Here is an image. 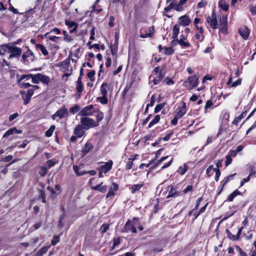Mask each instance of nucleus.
<instances>
[{
	"instance_id": "obj_1",
	"label": "nucleus",
	"mask_w": 256,
	"mask_h": 256,
	"mask_svg": "<svg viewBox=\"0 0 256 256\" xmlns=\"http://www.w3.org/2000/svg\"><path fill=\"white\" fill-rule=\"evenodd\" d=\"M200 76L198 74L188 76L183 82V86L187 90H191L196 88L198 84Z\"/></svg>"
},
{
	"instance_id": "obj_2",
	"label": "nucleus",
	"mask_w": 256,
	"mask_h": 256,
	"mask_svg": "<svg viewBox=\"0 0 256 256\" xmlns=\"http://www.w3.org/2000/svg\"><path fill=\"white\" fill-rule=\"evenodd\" d=\"M140 218L138 217H134L132 220H128L125 224L122 232H131L132 233L136 234L137 232V230L135 225L137 224L136 222H138Z\"/></svg>"
},
{
	"instance_id": "obj_3",
	"label": "nucleus",
	"mask_w": 256,
	"mask_h": 256,
	"mask_svg": "<svg viewBox=\"0 0 256 256\" xmlns=\"http://www.w3.org/2000/svg\"><path fill=\"white\" fill-rule=\"evenodd\" d=\"M27 50L22 54V62L26 64H29L36 60V56L32 51L28 48Z\"/></svg>"
},
{
	"instance_id": "obj_4",
	"label": "nucleus",
	"mask_w": 256,
	"mask_h": 256,
	"mask_svg": "<svg viewBox=\"0 0 256 256\" xmlns=\"http://www.w3.org/2000/svg\"><path fill=\"white\" fill-rule=\"evenodd\" d=\"M164 67L160 66L155 67L154 72H155L156 78L152 80L154 84L156 85L164 78L165 74L163 72Z\"/></svg>"
},
{
	"instance_id": "obj_5",
	"label": "nucleus",
	"mask_w": 256,
	"mask_h": 256,
	"mask_svg": "<svg viewBox=\"0 0 256 256\" xmlns=\"http://www.w3.org/2000/svg\"><path fill=\"white\" fill-rule=\"evenodd\" d=\"M206 22L212 29H217L218 28L217 15L214 10H212L210 16H208L206 18Z\"/></svg>"
},
{
	"instance_id": "obj_6",
	"label": "nucleus",
	"mask_w": 256,
	"mask_h": 256,
	"mask_svg": "<svg viewBox=\"0 0 256 256\" xmlns=\"http://www.w3.org/2000/svg\"><path fill=\"white\" fill-rule=\"evenodd\" d=\"M80 123L86 127V130L98 126V122L96 124L92 118L88 117L81 118Z\"/></svg>"
},
{
	"instance_id": "obj_7",
	"label": "nucleus",
	"mask_w": 256,
	"mask_h": 256,
	"mask_svg": "<svg viewBox=\"0 0 256 256\" xmlns=\"http://www.w3.org/2000/svg\"><path fill=\"white\" fill-rule=\"evenodd\" d=\"M8 52L10 53L8 58H18L22 53V50L20 48L15 46L10 45V48H8Z\"/></svg>"
},
{
	"instance_id": "obj_8",
	"label": "nucleus",
	"mask_w": 256,
	"mask_h": 256,
	"mask_svg": "<svg viewBox=\"0 0 256 256\" xmlns=\"http://www.w3.org/2000/svg\"><path fill=\"white\" fill-rule=\"evenodd\" d=\"M68 115V110L65 106H63L52 114V120H55L56 117H58L60 119H62L67 117Z\"/></svg>"
},
{
	"instance_id": "obj_9",
	"label": "nucleus",
	"mask_w": 256,
	"mask_h": 256,
	"mask_svg": "<svg viewBox=\"0 0 256 256\" xmlns=\"http://www.w3.org/2000/svg\"><path fill=\"white\" fill-rule=\"evenodd\" d=\"M94 180V178H92L89 180L88 183L89 185L90 186L91 188L94 190L99 191L102 193L106 192L107 190V186L106 185H102V182H101L100 184H97L95 186H92V182Z\"/></svg>"
},
{
	"instance_id": "obj_10",
	"label": "nucleus",
	"mask_w": 256,
	"mask_h": 256,
	"mask_svg": "<svg viewBox=\"0 0 256 256\" xmlns=\"http://www.w3.org/2000/svg\"><path fill=\"white\" fill-rule=\"evenodd\" d=\"M118 188L119 185L118 184L112 182L109 187L108 192L106 194V198H114L116 194L115 192L118 190Z\"/></svg>"
},
{
	"instance_id": "obj_11",
	"label": "nucleus",
	"mask_w": 256,
	"mask_h": 256,
	"mask_svg": "<svg viewBox=\"0 0 256 256\" xmlns=\"http://www.w3.org/2000/svg\"><path fill=\"white\" fill-rule=\"evenodd\" d=\"M180 106L176 109V112L175 114V116L180 119L182 118L186 112V103L182 101L180 102Z\"/></svg>"
},
{
	"instance_id": "obj_12",
	"label": "nucleus",
	"mask_w": 256,
	"mask_h": 256,
	"mask_svg": "<svg viewBox=\"0 0 256 256\" xmlns=\"http://www.w3.org/2000/svg\"><path fill=\"white\" fill-rule=\"evenodd\" d=\"M190 22L191 20L190 16L184 14L178 18L177 24H179V26H186L190 24Z\"/></svg>"
},
{
	"instance_id": "obj_13",
	"label": "nucleus",
	"mask_w": 256,
	"mask_h": 256,
	"mask_svg": "<svg viewBox=\"0 0 256 256\" xmlns=\"http://www.w3.org/2000/svg\"><path fill=\"white\" fill-rule=\"evenodd\" d=\"M94 108V106L90 104L82 108L79 113V115L82 116H90L92 115V110Z\"/></svg>"
},
{
	"instance_id": "obj_14",
	"label": "nucleus",
	"mask_w": 256,
	"mask_h": 256,
	"mask_svg": "<svg viewBox=\"0 0 256 256\" xmlns=\"http://www.w3.org/2000/svg\"><path fill=\"white\" fill-rule=\"evenodd\" d=\"M144 182H140L138 184H134L132 185L129 190L132 194H134L137 192L140 191V189L144 186Z\"/></svg>"
},
{
	"instance_id": "obj_15",
	"label": "nucleus",
	"mask_w": 256,
	"mask_h": 256,
	"mask_svg": "<svg viewBox=\"0 0 256 256\" xmlns=\"http://www.w3.org/2000/svg\"><path fill=\"white\" fill-rule=\"evenodd\" d=\"M236 175V173H234L233 174H230V175L225 177L222 180L221 182V184H222V188H221L220 190L218 192V194H220L221 193V192L223 190V188H224V186L226 184H228L230 181H231V180H233L234 179V176Z\"/></svg>"
},
{
	"instance_id": "obj_16",
	"label": "nucleus",
	"mask_w": 256,
	"mask_h": 256,
	"mask_svg": "<svg viewBox=\"0 0 256 256\" xmlns=\"http://www.w3.org/2000/svg\"><path fill=\"white\" fill-rule=\"evenodd\" d=\"M113 162L112 160H109L108 162H105V164L101 166L100 168V169L102 170L104 172V174H106L108 172L112 167Z\"/></svg>"
},
{
	"instance_id": "obj_17",
	"label": "nucleus",
	"mask_w": 256,
	"mask_h": 256,
	"mask_svg": "<svg viewBox=\"0 0 256 256\" xmlns=\"http://www.w3.org/2000/svg\"><path fill=\"white\" fill-rule=\"evenodd\" d=\"M112 85L106 82H104L100 88V93L102 95H108V90H112Z\"/></svg>"
},
{
	"instance_id": "obj_18",
	"label": "nucleus",
	"mask_w": 256,
	"mask_h": 256,
	"mask_svg": "<svg viewBox=\"0 0 256 256\" xmlns=\"http://www.w3.org/2000/svg\"><path fill=\"white\" fill-rule=\"evenodd\" d=\"M94 148L93 145L88 142H87L82 148V158H84L91 150Z\"/></svg>"
},
{
	"instance_id": "obj_19",
	"label": "nucleus",
	"mask_w": 256,
	"mask_h": 256,
	"mask_svg": "<svg viewBox=\"0 0 256 256\" xmlns=\"http://www.w3.org/2000/svg\"><path fill=\"white\" fill-rule=\"evenodd\" d=\"M238 32L244 40H247L249 37L250 30L247 26L240 28L238 29Z\"/></svg>"
},
{
	"instance_id": "obj_20",
	"label": "nucleus",
	"mask_w": 256,
	"mask_h": 256,
	"mask_svg": "<svg viewBox=\"0 0 256 256\" xmlns=\"http://www.w3.org/2000/svg\"><path fill=\"white\" fill-rule=\"evenodd\" d=\"M180 196H182L181 191H178L176 187L171 186L168 195L167 196V198L172 197L176 198Z\"/></svg>"
},
{
	"instance_id": "obj_21",
	"label": "nucleus",
	"mask_w": 256,
	"mask_h": 256,
	"mask_svg": "<svg viewBox=\"0 0 256 256\" xmlns=\"http://www.w3.org/2000/svg\"><path fill=\"white\" fill-rule=\"evenodd\" d=\"M243 228V227H242L238 231L237 234L236 235L233 234L231 233V232L228 230L226 229V233L227 234L228 238L232 240L233 241L238 240L240 236V234L242 232V230Z\"/></svg>"
},
{
	"instance_id": "obj_22",
	"label": "nucleus",
	"mask_w": 256,
	"mask_h": 256,
	"mask_svg": "<svg viewBox=\"0 0 256 256\" xmlns=\"http://www.w3.org/2000/svg\"><path fill=\"white\" fill-rule=\"evenodd\" d=\"M72 52H70L69 57L68 58L65 60H63L62 62L58 63L56 64V66L57 67H59V68H68L69 67L70 64V60H71L70 58V56L72 55Z\"/></svg>"
},
{
	"instance_id": "obj_23",
	"label": "nucleus",
	"mask_w": 256,
	"mask_h": 256,
	"mask_svg": "<svg viewBox=\"0 0 256 256\" xmlns=\"http://www.w3.org/2000/svg\"><path fill=\"white\" fill-rule=\"evenodd\" d=\"M148 31V32L144 34L142 32V30H141L140 32V36L142 38H146L148 37H152V36H153L154 33V26L150 27Z\"/></svg>"
},
{
	"instance_id": "obj_24",
	"label": "nucleus",
	"mask_w": 256,
	"mask_h": 256,
	"mask_svg": "<svg viewBox=\"0 0 256 256\" xmlns=\"http://www.w3.org/2000/svg\"><path fill=\"white\" fill-rule=\"evenodd\" d=\"M188 168V162L184 163L182 166H180L178 168V169L176 171V173L179 175L183 176L186 173Z\"/></svg>"
},
{
	"instance_id": "obj_25",
	"label": "nucleus",
	"mask_w": 256,
	"mask_h": 256,
	"mask_svg": "<svg viewBox=\"0 0 256 256\" xmlns=\"http://www.w3.org/2000/svg\"><path fill=\"white\" fill-rule=\"evenodd\" d=\"M74 134L78 138H81L84 134V128L82 125L78 124L74 130Z\"/></svg>"
},
{
	"instance_id": "obj_26",
	"label": "nucleus",
	"mask_w": 256,
	"mask_h": 256,
	"mask_svg": "<svg viewBox=\"0 0 256 256\" xmlns=\"http://www.w3.org/2000/svg\"><path fill=\"white\" fill-rule=\"evenodd\" d=\"M22 131L20 130H18L16 127H14L11 128H10L3 135V138H6L10 136V135L14 133L16 134H21Z\"/></svg>"
},
{
	"instance_id": "obj_27",
	"label": "nucleus",
	"mask_w": 256,
	"mask_h": 256,
	"mask_svg": "<svg viewBox=\"0 0 256 256\" xmlns=\"http://www.w3.org/2000/svg\"><path fill=\"white\" fill-rule=\"evenodd\" d=\"M20 94L22 96V99L24 100V104L27 105L30 102V100L32 96L30 95H28V94L26 93V92L24 90H21L20 92Z\"/></svg>"
},
{
	"instance_id": "obj_28",
	"label": "nucleus",
	"mask_w": 256,
	"mask_h": 256,
	"mask_svg": "<svg viewBox=\"0 0 256 256\" xmlns=\"http://www.w3.org/2000/svg\"><path fill=\"white\" fill-rule=\"evenodd\" d=\"M242 196V193L240 192L238 189L234 190L232 194H230L227 198L226 201L232 202L234 198L237 196Z\"/></svg>"
},
{
	"instance_id": "obj_29",
	"label": "nucleus",
	"mask_w": 256,
	"mask_h": 256,
	"mask_svg": "<svg viewBox=\"0 0 256 256\" xmlns=\"http://www.w3.org/2000/svg\"><path fill=\"white\" fill-rule=\"evenodd\" d=\"M35 47L36 50H40L42 53V54L44 56H47L48 54V52L46 49V47L42 44H36L35 45Z\"/></svg>"
},
{
	"instance_id": "obj_30",
	"label": "nucleus",
	"mask_w": 256,
	"mask_h": 256,
	"mask_svg": "<svg viewBox=\"0 0 256 256\" xmlns=\"http://www.w3.org/2000/svg\"><path fill=\"white\" fill-rule=\"evenodd\" d=\"M180 26L179 24H175L172 29V38H176L178 34L180 32Z\"/></svg>"
},
{
	"instance_id": "obj_31",
	"label": "nucleus",
	"mask_w": 256,
	"mask_h": 256,
	"mask_svg": "<svg viewBox=\"0 0 256 256\" xmlns=\"http://www.w3.org/2000/svg\"><path fill=\"white\" fill-rule=\"evenodd\" d=\"M174 41H176L178 44L182 48H190L191 45L190 42H185L184 40H178V39L176 38L172 41L173 42Z\"/></svg>"
},
{
	"instance_id": "obj_32",
	"label": "nucleus",
	"mask_w": 256,
	"mask_h": 256,
	"mask_svg": "<svg viewBox=\"0 0 256 256\" xmlns=\"http://www.w3.org/2000/svg\"><path fill=\"white\" fill-rule=\"evenodd\" d=\"M177 6V2L176 0H173L169 4L168 6L164 8V12H168L172 8H174L176 10V8Z\"/></svg>"
},
{
	"instance_id": "obj_33",
	"label": "nucleus",
	"mask_w": 256,
	"mask_h": 256,
	"mask_svg": "<svg viewBox=\"0 0 256 256\" xmlns=\"http://www.w3.org/2000/svg\"><path fill=\"white\" fill-rule=\"evenodd\" d=\"M76 85L77 92L80 94L83 90L84 86L80 78H78Z\"/></svg>"
},
{
	"instance_id": "obj_34",
	"label": "nucleus",
	"mask_w": 256,
	"mask_h": 256,
	"mask_svg": "<svg viewBox=\"0 0 256 256\" xmlns=\"http://www.w3.org/2000/svg\"><path fill=\"white\" fill-rule=\"evenodd\" d=\"M17 83L18 86L22 88H28L30 87H31V84L28 82H25L23 80H20V78H18L17 80Z\"/></svg>"
},
{
	"instance_id": "obj_35",
	"label": "nucleus",
	"mask_w": 256,
	"mask_h": 256,
	"mask_svg": "<svg viewBox=\"0 0 256 256\" xmlns=\"http://www.w3.org/2000/svg\"><path fill=\"white\" fill-rule=\"evenodd\" d=\"M218 6L220 8L224 11L227 12L228 10V4H226L225 0H220Z\"/></svg>"
},
{
	"instance_id": "obj_36",
	"label": "nucleus",
	"mask_w": 256,
	"mask_h": 256,
	"mask_svg": "<svg viewBox=\"0 0 256 256\" xmlns=\"http://www.w3.org/2000/svg\"><path fill=\"white\" fill-rule=\"evenodd\" d=\"M168 156H166L161 158L160 160H158L150 168L149 170H154L156 168V167H158L162 162H164V160H166Z\"/></svg>"
},
{
	"instance_id": "obj_37",
	"label": "nucleus",
	"mask_w": 256,
	"mask_h": 256,
	"mask_svg": "<svg viewBox=\"0 0 256 256\" xmlns=\"http://www.w3.org/2000/svg\"><path fill=\"white\" fill-rule=\"evenodd\" d=\"M160 119V116L159 114L156 115L154 118L149 123L148 128H152L154 124L158 123Z\"/></svg>"
},
{
	"instance_id": "obj_38",
	"label": "nucleus",
	"mask_w": 256,
	"mask_h": 256,
	"mask_svg": "<svg viewBox=\"0 0 256 256\" xmlns=\"http://www.w3.org/2000/svg\"><path fill=\"white\" fill-rule=\"evenodd\" d=\"M40 82H42L43 84H48L49 82H50V78L49 76L42 74L40 73Z\"/></svg>"
},
{
	"instance_id": "obj_39",
	"label": "nucleus",
	"mask_w": 256,
	"mask_h": 256,
	"mask_svg": "<svg viewBox=\"0 0 256 256\" xmlns=\"http://www.w3.org/2000/svg\"><path fill=\"white\" fill-rule=\"evenodd\" d=\"M194 192V188L192 185H188L186 188L182 191H181L182 195L186 194L188 192Z\"/></svg>"
},
{
	"instance_id": "obj_40",
	"label": "nucleus",
	"mask_w": 256,
	"mask_h": 256,
	"mask_svg": "<svg viewBox=\"0 0 256 256\" xmlns=\"http://www.w3.org/2000/svg\"><path fill=\"white\" fill-rule=\"evenodd\" d=\"M98 101L101 104H106L108 103V100L107 98V96L102 95V96H99L96 98Z\"/></svg>"
},
{
	"instance_id": "obj_41",
	"label": "nucleus",
	"mask_w": 256,
	"mask_h": 256,
	"mask_svg": "<svg viewBox=\"0 0 256 256\" xmlns=\"http://www.w3.org/2000/svg\"><path fill=\"white\" fill-rule=\"evenodd\" d=\"M110 226V225L108 224H103L100 228V234L103 235L105 232H106V231L109 229Z\"/></svg>"
},
{
	"instance_id": "obj_42",
	"label": "nucleus",
	"mask_w": 256,
	"mask_h": 256,
	"mask_svg": "<svg viewBox=\"0 0 256 256\" xmlns=\"http://www.w3.org/2000/svg\"><path fill=\"white\" fill-rule=\"evenodd\" d=\"M164 54L166 56L172 54L174 52V50L172 47H164Z\"/></svg>"
},
{
	"instance_id": "obj_43",
	"label": "nucleus",
	"mask_w": 256,
	"mask_h": 256,
	"mask_svg": "<svg viewBox=\"0 0 256 256\" xmlns=\"http://www.w3.org/2000/svg\"><path fill=\"white\" fill-rule=\"evenodd\" d=\"M40 73L32 74V82L34 84H38L40 82Z\"/></svg>"
},
{
	"instance_id": "obj_44",
	"label": "nucleus",
	"mask_w": 256,
	"mask_h": 256,
	"mask_svg": "<svg viewBox=\"0 0 256 256\" xmlns=\"http://www.w3.org/2000/svg\"><path fill=\"white\" fill-rule=\"evenodd\" d=\"M188 1V0H180L178 4V6L176 10L177 12H180L184 10L182 6Z\"/></svg>"
},
{
	"instance_id": "obj_45",
	"label": "nucleus",
	"mask_w": 256,
	"mask_h": 256,
	"mask_svg": "<svg viewBox=\"0 0 256 256\" xmlns=\"http://www.w3.org/2000/svg\"><path fill=\"white\" fill-rule=\"evenodd\" d=\"M56 128L54 125H52L50 128L45 132V136L46 137H50L52 136L54 131Z\"/></svg>"
},
{
	"instance_id": "obj_46",
	"label": "nucleus",
	"mask_w": 256,
	"mask_h": 256,
	"mask_svg": "<svg viewBox=\"0 0 256 256\" xmlns=\"http://www.w3.org/2000/svg\"><path fill=\"white\" fill-rule=\"evenodd\" d=\"M111 53L113 56H116L118 54V44H114L110 46Z\"/></svg>"
},
{
	"instance_id": "obj_47",
	"label": "nucleus",
	"mask_w": 256,
	"mask_h": 256,
	"mask_svg": "<svg viewBox=\"0 0 256 256\" xmlns=\"http://www.w3.org/2000/svg\"><path fill=\"white\" fill-rule=\"evenodd\" d=\"M38 198H42V202L44 204L46 203V196L45 194V192L43 190H39V196Z\"/></svg>"
},
{
	"instance_id": "obj_48",
	"label": "nucleus",
	"mask_w": 256,
	"mask_h": 256,
	"mask_svg": "<svg viewBox=\"0 0 256 256\" xmlns=\"http://www.w3.org/2000/svg\"><path fill=\"white\" fill-rule=\"evenodd\" d=\"M215 172V168H214L212 165L210 166L206 170V175L208 177L211 176L214 172Z\"/></svg>"
},
{
	"instance_id": "obj_49",
	"label": "nucleus",
	"mask_w": 256,
	"mask_h": 256,
	"mask_svg": "<svg viewBox=\"0 0 256 256\" xmlns=\"http://www.w3.org/2000/svg\"><path fill=\"white\" fill-rule=\"evenodd\" d=\"M73 170L78 176H82L86 174V172H84V171L80 172L79 170V167L76 165L73 166Z\"/></svg>"
},
{
	"instance_id": "obj_50",
	"label": "nucleus",
	"mask_w": 256,
	"mask_h": 256,
	"mask_svg": "<svg viewBox=\"0 0 256 256\" xmlns=\"http://www.w3.org/2000/svg\"><path fill=\"white\" fill-rule=\"evenodd\" d=\"M120 243V237L114 238L113 239V244L110 250H112L114 248L118 246Z\"/></svg>"
},
{
	"instance_id": "obj_51",
	"label": "nucleus",
	"mask_w": 256,
	"mask_h": 256,
	"mask_svg": "<svg viewBox=\"0 0 256 256\" xmlns=\"http://www.w3.org/2000/svg\"><path fill=\"white\" fill-rule=\"evenodd\" d=\"M48 172V168L46 166H41L40 167V170L39 174L41 176H44Z\"/></svg>"
},
{
	"instance_id": "obj_52",
	"label": "nucleus",
	"mask_w": 256,
	"mask_h": 256,
	"mask_svg": "<svg viewBox=\"0 0 256 256\" xmlns=\"http://www.w3.org/2000/svg\"><path fill=\"white\" fill-rule=\"evenodd\" d=\"M10 44H2L0 46V50H2V55L5 54L7 51L8 52V48H10Z\"/></svg>"
},
{
	"instance_id": "obj_53",
	"label": "nucleus",
	"mask_w": 256,
	"mask_h": 256,
	"mask_svg": "<svg viewBox=\"0 0 256 256\" xmlns=\"http://www.w3.org/2000/svg\"><path fill=\"white\" fill-rule=\"evenodd\" d=\"M104 118V114L102 112H100L99 114H98L96 116V121L95 122L96 124L98 122V126L100 124V122Z\"/></svg>"
},
{
	"instance_id": "obj_54",
	"label": "nucleus",
	"mask_w": 256,
	"mask_h": 256,
	"mask_svg": "<svg viewBox=\"0 0 256 256\" xmlns=\"http://www.w3.org/2000/svg\"><path fill=\"white\" fill-rule=\"evenodd\" d=\"M196 28L198 30V32L202 36V38L200 39V42H202L204 40V36L203 35L204 34V29L201 26H198V24H196V25H194Z\"/></svg>"
},
{
	"instance_id": "obj_55",
	"label": "nucleus",
	"mask_w": 256,
	"mask_h": 256,
	"mask_svg": "<svg viewBox=\"0 0 256 256\" xmlns=\"http://www.w3.org/2000/svg\"><path fill=\"white\" fill-rule=\"evenodd\" d=\"M174 134V130H170L169 132L164 137L162 138V140L164 141H168L170 140L172 136Z\"/></svg>"
},
{
	"instance_id": "obj_56",
	"label": "nucleus",
	"mask_w": 256,
	"mask_h": 256,
	"mask_svg": "<svg viewBox=\"0 0 256 256\" xmlns=\"http://www.w3.org/2000/svg\"><path fill=\"white\" fill-rule=\"evenodd\" d=\"M220 26H228V18L226 16H223L220 20Z\"/></svg>"
},
{
	"instance_id": "obj_57",
	"label": "nucleus",
	"mask_w": 256,
	"mask_h": 256,
	"mask_svg": "<svg viewBox=\"0 0 256 256\" xmlns=\"http://www.w3.org/2000/svg\"><path fill=\"white\" fill-rule=\"evenodd\" d=\"M86 45L88 46L90 49H92V48H94L96 50H100V45L98 44H92V41H89L87 44Z\"/></svg>"
},
{
	"instance_id": "obj_58",
	"label": "nucleus",
	"mask_w": 256,
	"mask_h": 256,
	"mask_svg": "<svg viewBox=\"0 0 256 256\" xmlns=\"http://www.w3.org/2000/svg\"><path fill=\"white\" fill-rule=\"evenodd\" d=\"M65 24L69 28H71L72 27H78L77 24L74 22L70 21L68 20H66L65 21Z\"/></svg>"
},
{
	"instance_id": "obj_59",
	"label": "nucleus",
	"mask_w": 256,
	"mask_h": 256,
	"mask_svg": "<svg viewBox=\"0 0 256 256\" xmlns=\"http://www.w3.org/2000/svg\"><path fill=\"white\" fill-rule=\"evenodd\" d=\"M166 105L165 102H163L162 104H157L154 108V113H158V112L162 108H164V106Z\"/></svg>"
},
{
	"instance_id": "obj_60",
	"label": "nucleus",
	"mask_w": 256,
	"mask_h": 256,
	"mask_svg": "<svg viewBox=\"0 0 256 256\" xmlns=\"http://www.w3.org/2000/svg\"><path fill=\"white\" fill-rule=\"evenodd\" d=\"M16 160H12L11 162H10V164H6V166L1 170V172L2 173V174H6L8 172V168L12 164L16 162Z\"/></svg>"
},
{
	"instance_id": "obj_61",
	"label": "nucleus",
	"mask_w": 256,
	"mask_h": 256,
	"mask_svg": "<svg viewBox=\"0 0 256 256\" xmlns=\"http://www.w3.org/2000/svg\"><path fill=\"white\" fill-rule=\"evenodd\" d=\"M80 109V106L78 105H75L74 106L70 108V112L72 114H76Z\"/></svg>"
},
{
	"instance_id": "obj_62",
	"label": "nucleus",
	"mask_w": 256,
	"mask_h": 256,
	"mask_svg": "<svg viewBox=\"0 0 256 256\" xmlns=\"http://www.w3.org/2000/svg\"><path fill=\"white\" fill-rule=\"evenodd\" d=\"M95 74H96V72L94 70H92L87 74V76L90 78V81H92V82L94 81Z\"/></svg>"
},
{
	"instance_id": "obj_63",
	"label": "nucleus",
	"mask_w": 256,
	"mask_h": 256,
	"mask_svg": "<svg viewBox=\"0 0 256 256\" xmlns=\"http://www.w3.org/2000/svg\"><path fill=\"white\" fill-rule=\"evenodd\" d=\"M235 248L239 252L240 256H248L246 253L240 246L236 245Z\"/></svg>"
},
{
	"instance_id": "obj_64",
	"label": "nucleus",
	"mask_w": 256,
	"mask_h": 256,
	"mask_svg": "<svg viewBox=\"0 0 256 256\" xmlns=\"http://www.w3.org/2000/svg\"><path fill=\"white\" fill-rule=\"evenodd\" d=\"M249 10L251 12L252 16L256 15V4L254 5H250L248 6Z\"/></svg>"
}]
</instances>
